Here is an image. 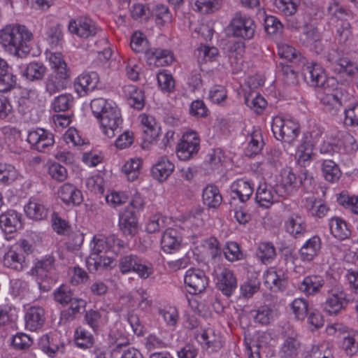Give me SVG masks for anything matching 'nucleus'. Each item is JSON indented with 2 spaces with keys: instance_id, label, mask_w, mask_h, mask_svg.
<instances>
[{
  "instance_id": "nucleus-1",
  "label": "nucleus",
  "mask_w": 358,
  "mask_h": 358,
  "mask_svg": "<svg viewBox=\"0 0 358 358\" xmlns=\"http://www.w3.org/2000/svg\"><path fill=\"white\" fill-rule=\"evenodd\" d=\"M303 74L309 85L322 87L324 92L320 94V99L324 110L331 115H336L342 106L343 95L341 91L334 88V78H327L324 69L317 63L305 65Z\"/></svg>"
},
{
  "instance_id": "nucleus-2",
  "label": "nucleus",
  "mask_w": 358,
  "mask_h": 358,
  "mask_svg": "<svg viewBox=\"0 0 358 358\" xmlns=\"http://www.w3.org/2000/svg\"><path fill=\"white\" fill-rule=\"evenodd\" d=\"M33 34L24 25H7L0 31V44L10 54L24 57L31 50Z\"/></svg>"
},
{
  "instance_id": "nucleus-3",
  "label": "nucleus",
  "mask_w": 358,
  "mask_h": 358,
  "mask_svg": "<svg viewBox=\"0 0 358 358\" xmlns=\"http://www.w3.org/2000/svg\"><path fill=\"white\" fill-rule=\"evenodd\" d=\"M91 110L99 120L103 134L108 138H113L121 130L122 118L117 106L103 98H96L90 103Z\"/></svg>"
},
{
  "instance_id": "nucleus-4",
  "label": "nucleus",
  "mask_w": 358,
  "mask_h": 358,
  "mask_svg": "<svg viewBox=\"0 0 358 358\" xmlns=\"http://www.w3.org/2000/svg\"><path fill=\"white\" fill-rule=\"evenodd\" d=\"M147 40L141 34L132 36L130 45L136 52H144L148 64L154 66H164L173 62L172 52L166 49L150 48L146 49Z\"/></svg>"
},
{
  "instance_id": "nucleus-5",
  "label": "nucleus",
  "mask_w": 358,
  "mask_h": 358,
  "mask_svg": "<svg viewBox=\"0 0 358 358\" xmlns=\"http://www.w3.org/2000/svg\"><path fill=\"white\" fill-rule=\"evenodd\" d=\"M281 176L280 187L287 195L296 193L300 187H303L304 191H309L314 180L307 170H302L296 174L291 169H283Z\"/></svg>"
},
{
  "instance_id": "nucleus-6",
  "label": "nucleus",
  "mask_w": 358,
  "mask_h": 358,
  "mask_svg": "<svg viewBox=\"0 0 358 358\" xmlns=\"http://www.w3.org/2000/svg\"><path fill=\"white\" fill-rule=\"evenodd\" d=\"M255 20L248 15L241 11L236 12L229 24V29L231 35L243 40L253 38L256 31Z\"/></svg>"
},
{
  "instance_id": "nucleus-7",
  "label": "nucleus",
  "mask_w": 358,
  "mask_h": 358,
  "mask_svg": "<svg viewBox=\"0 0 358 358\" xmlns=\"http://www.w3.org/2000/svg\"><path fill=\"white\" fill-rule=\"evenodd\" d=\"M271 130L276 140L292 143L300 133L299 124L280 116L273 117Z\"/></svg>"
},
{
  "instance_id": "nucleus-8",
  "label": "nucleus",
  "mask_w": 358,
  "mask_h": 358,
  "mask_svg": "<svg viewBox=\"0 0 358 358\" xmlns=\"http://www.w3.org/2000/svg\"><path fill=\"white\" fill-rule=\"evenodd\" d=\"M119 268L123 274L134 272L142 279L148 278L153 273L151 264L135 254L122 256L119 260Z\"/></svg>"
},
{
  "instance_id": "nucleus-9",
  "label": "nucleus",
  "mask_w": 358,
  "mask_h": 358,
  "mask_svg": "<svg viewBox=\"0 0 358 358\" xmlns=\"http://www.w3.org/2000/svg\"><path fill=\"white\" fill-rule=\"evenodd\" d=\"M326 292L327 295L322 306L328 315H337L345 309L349 301L346 293L340 285L335 284L329 286Z\"/></svg>"
},
{
  "instance_id": "nucleus-10",
  "label": "nucleus",
  "mask_w": 358,
  "mask_h": 358,
  "mask_svg": "<svg viewBox=\"0 0 358 358\" xmlns=\"http://www.w3.org/2000/svg\"><path fill=\"white\" fill-rule=\"evenodd\" d=\"M125 243L117 236L112 235L108 237L94 236L91 242V255L95 257L113 252L115 255L121 254L126 247Z\"/></svg>"
},
{
  "instance_id": "nucleus-11",
  "label": "nucleus",
  "mask_w": 358,
  "mask_h": 358,
  "mask_svg": "<svg viewBox=\"0 0 358 358\" xmlns=\"http://www.w3.org/2000/svg\"><path fill=\"white\" fill-rule=\"evenodd\" d=\"M200 149V138L194 131L185 133L176 148V154L180 160L186 161L194 157Z\"/></svg>"
},
{
  "instance_id": "nucleus-12",
  "label": "nucleus",
  "mask_w": 358,
  "mask_h": 358,
  "mask_svg": "<svg viewBox=\"0 0 358 358\" xmlns=\"http://www.w3.org/2000/svg\"><path fill=\"white\" fill-rule=\"evenodd\" d=\"M68 29L72 34L83 38L94 36L101 29L87 17H79L69 21Z\"/></svg>"
},
{
  "instance_id": "nucleus-13",
  "label": "nucleus",
  "mask_w": 358,
  "mask_h": 358,
  "mask_svg": "<svg viewBox=\"0 0 358 358\" xmlns=\"http://www.w3.org/2000/svg\"><path fill=\"white\" fill-rule=\"evenodd\" d=\"M185 283L189 287L188 292L196 294L204 291L208 285V278L204 271L199 268H191L186 271Z\"/></svg>"
},
{
  "instance_id": "nucleus-14",
  "label": "nucleus",
  "mask_w": 358,
  "mask_h": 358,
  "mask_svg": "<svg viewBox=\"0 0 358 358\" xmlns=\"http://www.w3.org/2000/svg\"><path fill=\"white\" fill-rule=\"evenodd\" d=\"M27 141L31 145L32 149L38 152H45L55 143L54 135L48 130L41 128L29 131Z\"/></svg>"
},
{
  "instance_id": "nucleus-15",
  "label": "nucleus",
  "mask_w": 358,
  "mask_h": 358,
  "mask_svg": "<svg viewBox=\"0 0 358 358\" xmlns=\"http://www.w3.org/2000/svg\"><path fill=\"white\" fill-rule=\"evenodd\" d=\"M216 285L223 294L230 296L237 288V280L233 271L227 268L220 267L215 271Z\"/></svg>"
},
{
  "instance_id": "nucleus-16",
  "label": "nucleus",
  "mask_w": 358,
  "mask_h": 358,
  "mask_svg": "<svg viewBox=\"0 0 358 358\" xmlns=\"http://www.w3.org/2000/svg\"><path fill=\"white\" fill-rule=\"evenodd\" d=\"M329 286L325 283L323 276L320 275H310L306 276L299 285L301 292L307 296H314L319 293L326 292Z\"/></svg>"
},
{
  "instance_id": "nucleus-17",
  "label": "nucleus",
  "mask_w": 358,
  "mask_h": 358,
  "mask_svg": "<svg viewBox=\"0 0 358 358\" xmlns=\"http://www.w3.org/2000/svg\"><path fill=\"white\" fill-rule=\"evenodd\" d=\"M286 232L295 238H301L306 232L307 224L305 217L299 213L293 212L284 222Z\"/></svg>"
},
{
  "instance_id": "nucleus-18",
  "label": "nucleus",
  "mask_w": 358,
  "mask_h": 358,
  "mask_svg": "<svg viewBox=\"0 0 358 358\" xmlns=\"http://www.w3.org/2000/svg\"><path fill=\"white\" fill-rule=\"evenodd\" d=\"M327 60L334 66V69L338 73H345L347 75H354L357 71V66L353 62L347 58H341L335 49L329 51L326 56Z\"/></svg>"
},
{
  "instance_id": "nucleus-19",
  "label": "nucleus",
  "mask_w": 358,
  "mask_h": 358,
  "mask_svg": "<svg viewBox=\"0 0 358 358\" xmlns=\"http://www.w3.org/2000/svg\"><path fill=\"white\" fill-rule=\"evenodd\" d=\"M264 284L271 291H283L287 286V276L281 268H271L264 275Z\"/></svg>"
},
{
  "instance_id": "nucleus-20",
  "label": "nucleus",
  "mask_w": 358,
  "mask_h": 358,
  "mask_svg": "<svg viewBox=\"0 0 358 358\" xmlns=\"http://www.w3.org/2000/svg\"><path fill=\"white\" fill-rule=\"evenodd\" d=\"M99 81V77L96 72L84 73L75 80L74 87L80 96H85L96 87Z\"/></svg>"
},
{
  "instance_id": "nucleus-21",
  "label": "nucleus",
  "mask_w": 358,
  "mask_h": 358,
  "mask_svg": "<svg viewBox=\"0 0 358 358\" xmlns=\"http://www.w3.org/2000/svg\"><path fill=\"white\" fill-rule=\"evenodd\" d=\"M119 227L123 234L134 236L138 232V220L136 212L127 207L120 215Z\"/></svg>"
},
{
  "instance_id": "nucleus-22",
  "label": "nucleus",
  "mask_w": 358,
  "mask_h": 358,
  "mask_svg": "<svg viewBox=\"0 0 358 358\" xmlns=\"http://www.w3.org/2000/svg\"><path fill=\"white\" fill-rule=\"evenodd\" d=\"M335 331L343 332L341 348L345 350L347 355L352 356L358 351V331L353 329H349L346 327H341L340 324H336L334 327Z\"/></svg>"
},
{
  "instance_id": "nucleus-23",
  "label": "nucleus",
  "mask_w": 358,
  "mask_h": 358,
  "mask_svg": "<svg viewBox=\"0 0 358 358\" xmlns=\"http://www.w3.org/2000/svg\"><path fill=\"white\" fill-rule=\"evenodd\" d=\"M25 327L30 331L41 329L45 321V310L41 306H31L24 315Z\"/></svg>"
},
{
  "instance_id": "nucleus-24",
  "label": "nucleus",
  "mask_w": 358,
  "mask_h": 358,
  "mask_svg": "<svg viewBox=\"0 0 358 358\" xmlns=\"http://www.w3.org/2000/svg\"><path fill=\"white\" fill-rule=\"evenodd\" d=\"M182 237L180 233L173 228L166 229L161 238V246L166 253H173L181 248Z\"/></svg>"
},
{
  "instance_id": "nucleus-25",
  "label": "nucleus",
  "mask_w": 358,
  "mask_h": 358,
  "mask_svg": "<svg viewBox=\"0 0 358 358\" xmlns=\"http://www.w3.org/2000/svg\"><path fill=\"white\" fill-rule=\"evenodd\" d=\"M174 169V164L166 157H162L152 167L151 174L153 178L163 182L171 175Z\"/></svg>"
},
{
  "instance_id": "nucleus-26",
  "label": "nucleus",
  "mask_w": 358,
  "mask_h": 358,
  "mask_svg": "<svg viewBox=\"0 0 358 358\" xmlns=\"http://www.w3.org/2000/svg\"><path fill=\"white\" fill-rule=\"evenodd\" d=\"M49 59L53 69L52 73L63 81H66L69 84L71 78V70L64 61L62 55L60 52L51 53Z\"/></svg>"
},
{
  "instance_id": "nucleus-27",
  "label": "nucleus",
  "mask_w": 358,
  "mask_h": 358,
  "mask_svg": "<svg viewBox=\"0 0 358 358\" xmlns=\"http://www.w3.org/2000/svg\"><path fill=\"white\" fill-rule=\"evenodd\" d=\"M58 196L66 204L78 206L83 201V194L80 190L70 183H64L58 189Z\"/></svg>"
},
{
  "instance_id": "nucleus-28",
  "label": "nucleus",
  "mask_w": 358,
  "mask_h": 358,
  "mask_svg": "<svg viewBox=\"0 0 358 358\" xmlns=\"http://www.w3.org/2000/svg\"><path fill=\"white\" fill-rule=\"evenodd\" d=\"M0 227L6 233H13L22 227V215L14 210H9L0 215Z\"/></svg>"
},
{
  "instance_id": "nucleus-29",
  "label": "nucleus",
  "mask_w": 358,
  "mask_h": 358,
  "mask_svg": "<svg viewBox=\"0 0 358 358\" xmlns=\"http://www.w3.org/2000/svg\"><path fill=\"white\" fill-rule=\"evenodd\" d=\"M321 249V239L318 236H313L302 245L299 250L301 261L310 262L317 257Z\"/></svg>"
},
{
  "instance_id": "nucleus-30",
  "label": "nucleus",
  "mask_w": 358,
  "mask_h": 358,
  "mask_svg": "<svg viewBox=\"0 0 358 358\" xmlns=\"http://www.w3.org/2000/svg\"><path fill=\"white\" fill-rule=\"evenodd\" d=\"M55 259L52 255L45 256L36 262L34 266L31 268L30 273L32 275L47 279L48 275H52L55 270Z\"/></svg>"
},
{
  "instance_id": "nucleus-31",
  "label": "nucleus",
  "mask_w": 358,
  "mask_h": 358,
  "mask_svg": "<svg viewBox=\"0 0 358 358\" xmlns=\"http://www.w3.org/2000/svg\"><path fill=\"white\" fill-rule=\"evenodd\" d=\"M124 95L127 97L128 104L136 109L141 110L145 106V95L143 90L133 85H125L123 87Z\"/></svg>"
},
{
  "instance_id": "nucleus-32",
  "label": "nucleus",
  "mask_w": 358,
  "mask_h": 358,
  "mask_svg": "<svg viewBox=\"0 0 358 358\" xmlns=\"http://www.w3.org/2000/svg\"><path fill=\"white\" fill-rule=\"evenodd\" d=\"M253 192V187L246 180L239 179L231 185V196L232 199L238 198L241 202L248 200Z\"/></svg>"
},
{
  "instance_id": "nucleus-33",
  "label": "nucleus",
  "mask_w": 358,
  "mask_h": 358,
  "mask_svg": "<svg viewBox=\"0 0 358 358\" xmlns=\"http://www.w3.org/2000/svg\"><path fill=\"white\" fill-rule=\"evenodd\" d=\"M3 264L7 268L21 271L26 266L25 255L20 251L10 250L3 256Z\"/></svg>"
},
{
  "instance_id": "nucleus-34",
  "label": "nucleus",
  "mask_w": 358,
  "mask_h": 358,
  "mask_svg": "<svg viewBox=\"0 0 358 358\" xmlns=\"http://www.w3.org/2000/svg\"><path fill=\"white\" fill-rule=\"evenodd\" d=\"M87 266L90 273L113 267L114 259L106 255L89 257L86 261Z\"/></svg>"
},
{
  "instance_id": "nucleus-35",
  "label": "nucleus",
  "mask_w": 358,
  "mask_h": 358,
  "mask_svg": "<svg viewBox=\"0 0 358 358\" xmlns=\"http://www.w3.org/2000/svg\"><path fill=\"white\" fill-rule=\"evenodd\" d=\"M24 212L30 219L40 221L47 217L48 209L40 201L32 200L24 206Z\"/></svg>"
},
{
  "instance_id": "nucleus-36",
  "label": "nucleus",
  "mask_w": 358,
  "mask_h": 358,
  "mask_svg": "<svg viewBox=\"0 0 358 358\" xmlns=\"http://www.w3.org/2000/svg\"><path fill=\"white\" fill-rule=\"evenodd\" d=\"M255 200L262 207H270L273 203V187L266 182L259 184L257 189Z\"/></svg>"
},
{
  "instance_id": "nucleus-37",
  "label": "nucleus",
  "mask_w": 358,
  "mask_h": 358,
  "mask_svg": "<svg viewBox=\"0 0 358 358\" xmlns=\"http://www.w3.org/2000/svg\"><path fill=\"white\" fill-rule=\"evenodd\" d=\"M202 343H204L207 348L212 352H217L223 346L222 338L220 333H216L213 329L204 330L201 334Z\"/></svg>"
},
{
  "instance_id": "nucleus-38",
  "label": "nucleus",
  "mask_w": 358,
  "mask_h": 358,
  "mask_svg": "<svg viewBox=\"0 0 358 358\" xmlns=\"http://www.w3.org/2000/svg\"><path fill=\"white\" fill-rule=\"evenodd\" d=\"M203 201L208 208H217L222 203L220 190L215 185H207L203 191Z\"/></svg>"
},
{
  "instance_id": "nucleus-39",
  "label": "nucleus",
  "mask_w": 358,
  "mask_h": 358,
  "mask_svg": "<svg viewBox=\"0 0 358 358\" xmlns=\"http://www.w3.org/2000/svg\"><path fill=\"white\" fill-rule=\"evenodd\" d=\"M329 228L331 234L339 240H345L350 235L346 222L341 217H332L329 220Z\"/></svg>"
},
{
  "instance_id": "nucleus-40",
  "label": "nucleus",
  "mask_w": 358,
  "mask_h": 358,
  "mask_svg": "<svg viewBox=\"0 0 358 358\" xmlns=\"http://www.w3.org/2000/svg\"><path fill=\"white\" fill-rule=\"evenodd\" d=\"M322 172L324 179L331 183L338 181L342 175L338 165L331 159L323 161Z\"/></svg>"
},
{
  "instance_id": "nucleus-41",
  "label": "nucleus",
  "mask_w": 358,
  "mask_h": 358,
  "mask_svg": "<svg viewBox=\"0 0 358 358\" xmlns=\"http://www.w3.org/2000/svg\"><path fill=\"white\" fill-rule=\"evenodd\" d=\"M47 71L46 67L39 62H31L27 64L24 76L29 81H38L43 78Z\"/></svg>"
},
{
  "instance_id": "nucleus-42",
  "label": "nucleus",
  "mask_w": 358,
  "mask_h": 358,
  "mask_svg": "<svg viewBox=\"0 0 358 358\" xmlns=\"http://www.w3.org/2000/svg\"><path fill=\"white\" fill-rule=\"evenodd\" d=\"M73 96L65 93L56 96L51 103V108L56 113L69 110L73 104Z\"/></svg>"
},
{
  "instance_id": "nucleus-43",
  "label": "nucleus",
  "mask_w": 358,
  "mask_h": 358,
  "mask_svg": "<svg viewBox=\"0 0 358 358\" xmlns=\"http://www.w3.org/2000/svg\"><path fill=\"white\" fill-rule=\"evenodd\" d=\"M300 342L296 337L288 336L281 348V352L285 358H296L299 352Z\"/></svg>"
},
{
  "instance_id": "nucleus-44",
  "label": "nucleus",
  "mask_w": 358,
  "mask_h": 358,
  "mask_svg": "<svg viewBox=\"0 0 358 358\" xmlns=\"http://www.w3.org/2000/svg\"><path fill=\"white\" fill-rule=\"evenodd\" d=\"M257 256L264 264H266L274 259L276 256L275 248L271 242H262L258 245Z\"/></svg>"
},
{
  "instance_id": "nucleus-45",
  "label": "nucleus",
  "mask_w": 358,
  "mask_h": 358,
  "mask_svg": "<svg viewBox=\"0 0 358 358\" xmlns=\"http://www.w3.org/2000/svg\"><path fill=\"white\" fill-rule=\"evenodd\" d=\"M18 172L14 166L0 162V183L8 185L18 178Z\"/></svg>"
},
{
  "instance_id": "nucleus-46",
  "label": "nucleus",
  "mask_w": 358,
  "mask_h": 358,
  "mask_svg": "<svg viewBox=\"0 0 358 358\" xmlns=\"http://www.w3.org/2000/svg\"><path fill=\"white\" fill-rule=\"evenodd\" d=\"M245 103L257 114H260L263 112L267 103L262 96L253 92L248 95H245Z\"/></svg>"
},
{
  "instance_id": "nucleus-47",
  "label": "nucleus",
  "mask_w": 358,
  "mask_h": 358,
  "mask_svg": "<svg viewBox=\"0 0 358 358\" xmlns=\"http://www.w3.org/2000/svg\"><path fill=\"white\" fill-rule=\"evenodd\" d=\"M44 83L45 92L50 95H53L65 90L69 85L66 81H63L52 73L48 75Z\"/></svg>"
},
{
  "instance_id": "nucleus-48",
  "label": "nucleus",
  "mask_w": 358,
  "mask_h": 358,
  "mask_svg": "<svg viewBox=\"0 0 358 358\" xmlns=\"http://www.w3.org/2000/svg\"><path fill=\"white\" fill-rule=\"evenodd\" d=\"M74 341L78 347L83 349L89 348L94 344V336L85 328L80 327L75 331Z\"/></svg>"
},
{
  "instance_id": "nucleus-49",
  "label": "nucleus",
  "mask_w": 358,
  "mask_h": 358,
  "mask_svg": "<svg viewBox=\"0 0 358 358\" xmlns=\"http://www.w3.org/2000/svg\"><path fill=\"white\" fill-rule=\"evenodd\" d=\"M253 315L255 322L262 325H267L273 320L274 310L273 309L267 306H262L257 310H254Z\"/></svg>"
},
{
  "instance_id": "nucleus-50",
  "label": "nucleus",
  "mask_w": 358,
  "mask_h": 358,
  "mask_svg": "<svg viewBox=\"0 0 358 358\" xmlns=\"http://www.w3.org/2000/svg\"><path fill=\"white\" fill-rule=\"evenodd\" d=\"M278 55L282 59L294 63L301 62L303 64L305 59L294 48L288 45H282L279 47Z\"/></svg>"
},
{
  "instance_id": "nucleus-51",
  "label": "nucleus",
  "mask_w": 358,
  "mask_h": 358,
  "mask_svg": "<svg viewBox=\"0 0 358 358\" xmlns=\"http://www.w3.org/2000/svg\"><path fill=\"white\" fill-rule=\"evenodd\" d=\"M190 3H194L197 10L203 13H212L217 10L222 0H189Z\"/></svg>"
},
{
  "instance_id": "nucleus-52",
  "label": "nucleus",
  "mask_w": 358,
  "mask_h": 358,
  "mask_svg": "<svg viewBox=\"0 0 358 358\" xmlns=\"http://www.w3.org/2000/svg\"><path fill=\"white\" fill-rule=\"evenodd\" d=\"M16 84V76L13 74L12 68L0 74V92H10Z\"/></svg>"
},
{
  "instance_id": "nucleus-53",
  "label": "nucleus",
  "mask_w": 358,
  "mask_h": 358,
  "mask_svg": "<svg viewBox=\"0 0 358 358\" xmlns=\"http://www.w3.org/2000/svg\"><path fill=\"white\" fill-rule=\"evenodd\" d=\"M141 165L139 159H131L124 164L122 171L129 181H134L139 176Z\"/></svg>"
},
{
  "instance_id": "nucleus-54",
  "label": "nucleus",
  "mask_w": 358,
  "mask_h": 358,
  "mask_svg": "<svg viewBox=\"0 0 358 358\" xmlns=\"http://www.w3.org/2000/svg\"><path fill=\"white\" fill-rule=\"evenodd\" d=\"M224 49L229 55L230 59L234 57L235 59L242 57L245 52V43L242 41H228L225 44Z\"/></svg>"
},
{
  "instance_id": "nucleus-55",
  "label": "nucleus",
  "mask_w": 358,
  "mask_h": 358,
  "mask_svg": "<svg viewBox=\"0 0 358 358\" xmlns=\"http://www.w3.org/2000/svg\"><path fill=\"white\" fill-rule=\"evenodd\" d=\"M336 37L339 43L345 44L352 38L351 25L348 21H341L338 25Z\"/></svg>"
},
{
  "instance_id": "nucleus-56",
  "label": "nucleus",
  "mask_w": 358,
  "mask_h": 358,
  "mask_svg": "<svg viewBox=\"0 0 358 358\" xmlns=\"http://www.w3.org/2000/svg\"><path fill=\"white\" fill-rule=\"evenodd\" d=\"M73 295L71 289L66 285H62L54 292L55 300L62 306L69 303L73 298Z\"/></svg>"
},
{
  "instance_id": "nucleus-57",
  "label": "nucleus",
  "mask_w": 358,
  "mask_h": 358,
  "mask_svg": "<svg viewBox=\"0 0 358 358\" xmlns=\"http://www.w3.org/2000/svg\"><path fill=\"white\" fill-rule=\"evenodd\" d=\"M278 71L282 74L284 82L287 85H294L297 83V75L290 65L280 62L277 65Z\"/></svg>"
},
{
  "instance_id": "nucleus-58",
  "label": "nucleus",
  "mask_w": 358,
  "mask_h": 358,
  "mask_svg": "<svg viewBox=\"0 0 358 358\" xmlns=\"http://www.w3.org/2000/svg\"><path fill=\"white\" fill-rule=\"evenodd\" d=\"M141 122L146 127V129L144 130L145 133L150 138H155L158 136L159 127L154 117L143 114L141 115Z\"/></svg>"
},
{
  "instance_id": "nucleus-59",
  "label": "nucleus",
  "mask_w": 358,
  "mask_h": 358,
  "mask_svg": "<svg viewBox=\"0 0 358 358\" xmlns=\"http://www.w3.org/2000/svg\"><path fill=\"white\" fill-rule=\"evenodd\" d=\"M291 306L296 319L303 320L308 315V303L304 299H295Z\"/></svg>"
},
{
  "instance_id": "nucleus-60",
  "label": "nucleus",
  "mask_w": 358,
  "mask_h": 358,
  "mask_svg": "<svg viewBox=\"0 0 358 358\" xmlns=\"http://www.w3.org/2000/svg\"><path fill=\"white\" fill-rule=\"evenodd\" d=\"M264 29L268 34H281L283 30V25L281 22L275 16L268 15L264 19Z\"/></svg>"
},
{
  "instance_id": "nucleus-61",
  "label": "nucleus",
  "mask_w": 358,
  "mask_h": 358,
  "mask_svg": "<svg viewBox=\"0 0 358 358\" xmlns=\"http://www.w3.org/2000/svg\"><path fill=\"white\" fill-rule=\"evenodd\" d=\"M47 41L52 48H56L62 45L63 34L60 25L52 27L47 33Z\"/></svg>"
},
{
  "instance_id": "nucleus-62",
  "label": "nucleus",
  "mask_w": 358,
  "mask_h": 358,
  "mask_svg": "<svg viewBox=\"0 0 358 358\" xmlns=\"http://www.w3.org/2000/svg\"><path fill=\"white\" fill-rule=\"evenodd\" d=\"M84 241V234L80 231L71 232L68 237L66 243V248L71 252L80 250Z\"/></svg>"
},
{
  "instance_id": "nucleus-63",
  "label": "nucleus",
  "mask_w": 358,
  "mask_h": 358,
  "mask_svg": "<svg viewBox=\"0 0 358 358\" xmlns=\"http://www.w3.org/2000/svg\"><path fill=\"white\" fill-rule=\"evenodd\" d=\"M257 137V134H252L251 139L245 150V155L248 157L252 158L258 155L263 148V141H259Z\"/></svg>"
},
{
  "instance_id": "nucleus-64",
  "label": "nucleus",
  "mask_w": 358,
  "mask_h": 358,
  "mask_svg": "<svg viewBox=\"0 0 358 358\" xmlns=\"http://www.w3.org/2000/svg\"><path fill=\"white\" fill-rule=\"evenodd\" d=\"M208 109L202 100L193 101L189 106V113L196 118L206 117L208 115Z\"/></svg>"
}]
</instances>
